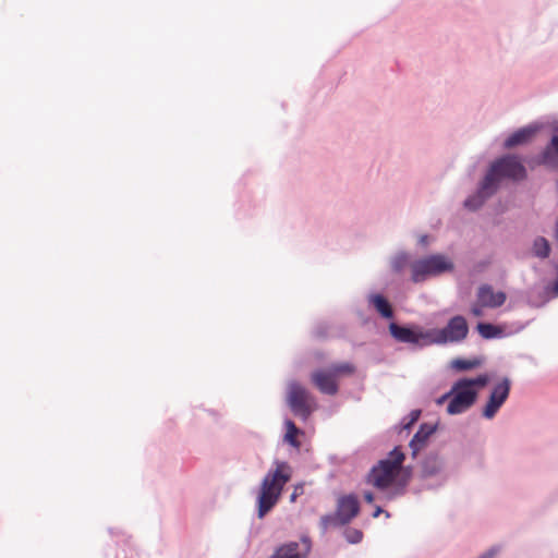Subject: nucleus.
<instances>
[{
  "label": "nucleus",
  "instance_id": "23",
  "mask_svg": "<svg viewBox=\"0 0 558 558\" xmlns=\"http://www.w3.org/2000/svg\"><path fill=\"white\" fill-rule=\"evenodd\" d=\"M438 470L439 463L436 458H429L423 464V473L426 476L435 474Z\"/></svg>",
  "mask_w": 558,
  "mask_h": 558
},
{
  "label": "nucleus",
  "instance_id": "5",
  "mask_svg": "<svg viewBox=\"0 0 558 558\" xmlns=\"http://www.w3.org/2000/svg\"><path fill=\"white\" fill-rule=\"evenodd\" d=\"M453 268V264L444 255H432L411 265L412 280L421 282L429 276H437Z\"/></svg>",
  "mask_w": 558,
  "mask_h": 558
},
{
  "label": "nucleus",
  "instance_id": "27",
  "mask_svg": "<svg viewBox=\"0 0 558 558\" xmlns=\"http://www.w3.org/2000/svg\"><path fill=\"white\" fill-rule=\"evenodd\" d=\"M420 414H421V412H420L418 410H414V411H412V412H411V414H410L411 420H410V422H409L404 427H405V428H410V426H411L412 424H414V423L418 420Z\"/></svg>",
  "mask_w": 558,
  "mask_h": 558
},
{
  "label": "nucleus",
  "instance_id": "3",
  "mask_svg": "<svg viewBox=\"0 0 558 558\" xmlns=\"http://www.w3.org/2000/svg\"><path fill=\"white\" fill-rule=\"evenodd\" d=\"M488 383L489 377L486 374L456 381L450 390L452 398L447 407V412L453 415L466 411L475 402L478 391Z\"/></svg>",
  "mask_w": 558,
  "mask_h": 558
},
{
  "label": "nucleus",
  "instance_id": "19",
  "mask_svg": "<svg viewBox=\"0 0 558 558\" xmlns=\"http://www.w3.org/2000/svg\"><path fill=\"white\" fill-rule=\"evenodd\" d=\"M476 329L484 339L496 338L502 333L500 327L488 323H478Z\"/></svg>",
  "mask_w": 558,
  "mask_h": 558
},
{
  "label": "nucleus",
  "instance_id": "7",
  "mask_svg": "<svg viewBox=\"0 0 558 558\" xmlns=\"http://www.w3.org/2000/svg\"><path fill=\"white\" fill-rule=\"evenodd\" d=\"M434 341L437 343L460 342L468 337L469 325L466 319L457 315L449 319L446 327L436 330Z\"/></svg>",
  "mask_w": 558,
  "mask_h": 558
},
{
  "label": "nucleus",
  "instance_id": "34",
  "mask_svg": "<svg viewBox=\"0 0 558 558\" xmlns=\"http://www.w3.org/2000/svg\"><path fill=\"white\" fill-rule=\"evenodd\" d=\"M548 154H549V148H548V149L545 151V154H544V160H545V161L547 160V156H548Z\"/></svg>",
  "mask_w": 558,
  "mask_h": 558
},
{
  "label": "nucleus",
  "instance_id": "15",
  "mask_svg": "<svg viewBox=\"0 0 558 558\" xmlns=\"http://www.w3.org/2000/svg\"><path fill=\"white\" fill-rule=\"evenodd\" d=\"M537 131H538L537 126L530 125V126L522 128V129L515 131L514 133H512L506 140L505 147L512 148L518 145L526 144L534 137V135L536 134Z\"/></svg>",
  "mask_w": 558,
  "mask_h": 558
},
{
  "label": "nucleus",
  "instance_id": "8",
  "mask_svg": "<svg viewBox=\"0 0 558 558\" xmlns=\"http://www.w3.org/2000/svg\"><path fill=\"white\" fill-rule=\"evenodd\" d=\"M360 504L354 495H345L341 496L337 502V511L336 514L324 517L323 521L326 524L335 523V524H347L353 518L359 514Z\"/></svg>",
  "mask_w": 558,
  "mask_h": 558
},
{
  "label": "nucleus",
  "instance_id": "14",
  "mask_svg": "<svg viewBox=\"0 0 558 558\" xmlns=\"http://www.w3.org/2000/svg\"><path fill=\"white\" fill-rule=\"evenodd\" d=\"M389 330L391 336L396 340L403 343H418V341L424 338V335L422 332H417L413 329L399 326L396 323H391L389 325Z\"/></svg>",
  "mask_w": 558,
  "mask_h": 558
},
{
  "label": "nucleus",
  "instance_id": "26",
  "mask_svg": "<svg viewBox=\"0 0 558 558\" xmlns=\"http://www.w3.org/2000/svg\"><path fill=\"white\" fill-rule=\"evenodd\" d=\"M408 258L405 255H400L396 257V259L392 263V267L396 271H400L403 269V267L407 265Z\"/></svg>",
  "mask_w": 558,
  "mask_h": 558
},
{
  "label": "nucleus",
  "instance_id": "25",
  "mask_svg": "<svg viewBox=\"0 0 558 558\" xmlns=\"http://www.w3.org/2000/svg\"><path fill=\"white\" fill-rule=\"evenodd\" d=\"M484 308H487L486 306H484L477 299L475 300V302L473 303V305L471 306V313L475 316V317H482L484 315Z\"/></svg>",
  "mask_w": 558,
  "mask_h": 558
},
{
  "label": "nucleus",
  "instance_id": "30",
  "mask_svg": "<svg viewBox=\"0 0 558 558\" xmlns=\"http://www.w3.org/2000/svg\"><path fill=\"white\" fill-rule=\"evenodd\" d=\"M450 396H452V393H450V392H448V393H446V395L441 396V397L437 400V403H438V404L444 403V402H445V401H446Z\"/></svg>",
  "mask_w": 558,
  "mask_h": 558
},
{
  "label": "nucleus",
  "instance_id": "22",
  "mask_svg": "<svg viewBox=\"0 0 558 558\" xmlns=\"http://www.w3.org/2000/svg\"><path fill=\"white\" fill-rule=\"evenodd\" d=\"M287 433L284 435L286 441H288L290 445L294 447H299V441L296 439V436L299 434V429L295 426V424L292 421H287Z\"/></svg>",
  "mask_w": 558,
  "mask_h": 558
},
{
  "label": "nucleus",
  "instance_id": "1",
  "mask_svg": "<svg viewBox=\"0 0 558 558\" xmlns=\"http://www.w3.org/2000/svg\"><path fill=\"white\" fill-rule=\"evenodd\" d=\"M275 470H270L262 481L257 497V515L263 519L279 501L284 485L292 477L291 466L277 461Z\"/></svg>",
  "mask_w": 558,
  "mask_h": 558
},
{
  "label": "nucleus",
  "instance_id": "9",
  "mask_svg": "<svg viewBox=\"0 0 558 558\" xmlns=\"http://www.w3.org/2000/svg\"><path fill=\"white\" fill-rule=\"evenodd\" d=\"M509 392L510 380L508 378H504L494 387L488 401L483 409V416L486 418H493L508 399Z\"/></svg>",
  "mask_w": 558,
  "mask_h": 558
},
{
  "label": "nucleus",
  "instance_id": "16",
  "mask_svg": "<svg viewBox=\"0 0 558 558\" xmlns=\"http://www.w3.org/2000/svg\"><path fill=\"white\" fill-rule=\"evenodd\" d=\"M496 191H484L483 190V183L481 184L480 186V190L477 191L476 194L468 197L464 202V207L470 209V210H476L478 209L483 204L484 202L489 197L492 196Z\"/></svg>",
  "mask_w": 558,
  "mask_h": 558
},
{
  "label": "nucleus",
  "instance_id": "10",
  "mask_svg": "<svg viewBox=\"0 0 558 558\" xmlns=\"http://www.w3.org/2000/svg\"><path fill=\"white\" fill-rule=\"evenodd\" d=\"M311 549V539L303 536L300 542H289L279 546L269 558H307Z\"/></svg>",
  "mask_w": 558,
  "mask_h": 558
},
{
  "label": "nucleus",
  "instance_id": "18",
  "mask_svg": "<svg viewBox=\"0 0 558 558\" xmlns=\"http://www.w3.org/2000/svg\"><path fill=\"white\" fill-rule=\"evenodd\" d=\"M532 252L538 258H547L550 253L549 242L543 236H537L533 242Z\"/></svg>",
  "mask_w": 558,
  "mask_h": 558
},
{
  "label": "nucleus",
  "instance_id": "2",
  "mask_svg": "<svg viewBox=\"0 0 558 558\" xmlns=\"http://www.w3.org/2000/svg\"><path fill=\"white\" fill-rule=\"evenodd\" d=\"M405 456L400 447L393 448L388 457L380 460L367 474L366 482L378 490H385L397 483Z\"/></svg>",
  "mask_w": 558,
  "mask_h": 558
},
{
  "label": "nucleus",
  "instance_id": "33",
  "mask_svg": "<svg viewBox=\"0 0 558 558\" xmlns=\"http://www.w3.org/2000/svg\"><path fill=\"white\" fill-rule=\"evenodd\" d=\"M296 496H298V493H296V490H295V492L291 495V498H290V499H291V501H294V500H295V498H296Z\"/></svg>",
  "mask_w": 558,
  "mask_h": 558
},
{
  "label": "nucleus",
  "instance_id": "13",
  "mask_svg": "<svg viewBox=\"0 0 558 558\" xmlns=\"http://www.w3.org/2000/svg\"><path fill=\"white\" fill-rule=\"evenodd\" d=\"M436 426L429 424H422L420 429L411 439L409 446L412 451V457L415 458L417 453L426 447L428 438L435 433Z\"/></svg>",
  "mask_w": 558,
  "mask_h": 558
},
{
  "label": "nucleus",
  "instance_id": "29",
  "mask_svg": "<svg viewBox=\"0 0 558 558\" xmlns=\"http://www.w3.org/2000/svg\"><path fill=\"white\" fill-rule=\"evenodd\" d=\"M364 499L368 502V504H372L374 501V495L371 493V492H366L364 494Z\"/></svg>",
  "mask_w": 558,
  "mask_h": 558
},
{
  "label": "nucleus",
  "instance_id": "32",
  "mask_svg": "<svg viewBox=\"0 0 558 558\" xmlns=\"http://www.w3.org/2000/svg\"><path fill=\"white\" fill-rule=\"evenodd\" d=\"M554 295H558V283L555 282V286H554Z\"/></svg>",
  "mask_w": 558,
  "mask_h": 558
},
{
  "label": "nucleus",
  "instance_id": "12",
  "mask_svg": "<svg viewBox=\"0 0 558 558\" xmlns=\"http://www.w3.org/2000/svg\"><path fill=\"white\" fill-rule=\"evenodd\" d=\"M477 300L487 308H497L505 304L507 295L502 291H495L489 284H482L476 292Z\"/></svg>",
  "mask_w": 558,
  "mask_h": 558
},
{
  "label": "nucleus",
  "instance_id": "31",
  "mask_svg": "<svg viewBox=\"0 0 558 558\" xmlns=\"http://www.w3.org/2000/svg\"><path fill=\"white\" fill-rule=\"evenodd\" d=\"M383 512V509L380 507H377L376 510L373 513L374 518H377Z\"/></svg>",
  "mask_w": 558,
  "mask_h": 558
},
{
  "label": "nucleus",
  "instance_id": "11",
  "mask_svg": "<svg viewBox=\"0 0 558 558\" xmlns=\"http://www.w3.org/2000/svg\"><path fill=\"white\" fill-rule=\"evenodd\" d=\"M311 379L322 393L333 396L338 392V380L329 367L313 372Z\"/></svg>",
  "mask_w": 558,
  "mask_h": 558
},
{
  "label": "nucleus",
  "instance_id": "24",
  "mask_svg": "<svg viewBox=\"0 0 558 558\" xmlns=\"http://www.w3.org/2000/svg\"><path fill=\"white\" fill-rule=\"evenodd\" d=\"M345 538L349 543L356 544L363 538V533L357 529H348L345 531Z\"/></svg>",
  "mask_w": 558,
  "mask_h": 558
},
{
  "label": "nucleus",
  "instance_id": "28",
  "mask_svg": "<svg viewBox=\"0 0 558 558\" xmlns=\"http://www.w3.org/2000/svg\"><path fill=\"white\" fill-rule=\"evenodd\" d=\"M499 547H493L489 550H487L485 554H483L480 558H495V556L499 553Z\"/></svg>",
  "mask_w": 558,
  "mask_h": 558
},
{
  "label": "nucleus",
  "instance_id": "17",
  "mask_svg": "<svg viewBox=\"0 0 558 558\" xmlns=\"http://www.w3.org/2000/svg\"><path fill=\"white\" fill-rule=\"evenodd\" d=\"M371 303L374 305L376 311L385 318H391L393 311L389 302L380 294H374L371 296Z\"/></svg>",
  "mask_w": 558,
  "mask_h": 558
},
{
  "label": "nucleus",
  "instance_id": "21",
  "mask_svg": "<svg viewBox=\"0 0 558 558\" xmlns=\"http://www.w3.org/2000/svg\"><path fill=\"white\" fill-rule=\"evenodd\" d=\"M329 368L332 371L337 379L344 375H352L355 371L354 365L348 362L333 364L329 366Z\"/></svg>",
  "mask_w": 558,
  "mask_h": 558
},
{
  "label": "nucleus",
  "instance_id": "20",
  "mask_svg": "<svg viewBox=\"0 0 558 558\" xmlns=\"http://www.w3.org/2000/svg\"><path fill=\"white\" fill-rule=\"evenodd\" d=\"M480 360H465V359H456L451 362V365L457 371H469L480 366Z\"/></svg>",
  "mask_w": 558,
  "mask_h": 558
},
{
  "label": "nucleus",
  "instance_id": "6",
  "mask_svg": "<svg viewBox=\"0 0 558 558\" xmlns=\"http://www.w3.org/2000/svg\"><path fill=\"white\" fill-rule=\"evenodd\" d=\"M288 403L292 412L306 420L315 409V402L310 392L296 383L289 385Z\"/></svg>",
  "mask_w": 558,
  "mask_h": 558
},
{
  "label": "nucleus",
  "instance_id": "4",
  "mask_svg": "<svg viewBox=\"0 0 558 558\" xmlns=\"http://www.w3.org/2000/svg\"><path fill=\"white\" fill-rule=\"evenodd\" d=\"M526 170L515 156H506L495 161L483 180L484 191H496L501 178L524 179Z\"/></svg>",
  "mask_w": 558,
  "mask_h": 558
}]
</instances>
